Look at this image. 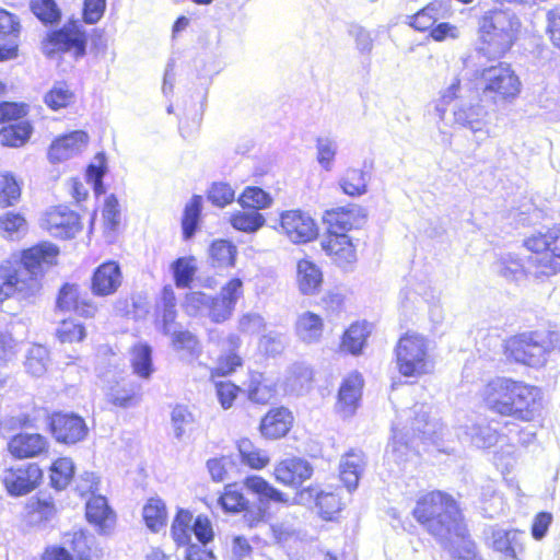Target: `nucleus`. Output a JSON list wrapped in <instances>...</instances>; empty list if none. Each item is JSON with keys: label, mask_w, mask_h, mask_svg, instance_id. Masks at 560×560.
I'll return each instance as SVG.
<instances>
[{"label": "nucleus", "mask_w": 560, "mask_h": 560, "mask_svg": "<svg viewBox=\"0 0 560 560\" xmlns=\"http://www.w3.org/2000/svg\"><path fill=\"white\" fill-rule=\"evenodd\" d=\"M177 288H188L197 272L196 259L192 256L179 257L171 265Z\"/></svg>", "instance_id": "nucleus-40"}, {"label": "nucleus", "mask_w": 560, "mask_h": 560, "mask_svg": "<svg viewBox=\"0 0 560 560\" xmlns=\"http://www.w3.org/2000/svg\"><path fill=\"white\" fill-rule=\"evenodd\" d=\"M74 98L73 92L66 82H55L51 89L45 94L44 103L52 110L69 106Z\"/></svg>", "instance_id": "nucleus-47"}, {"label": "nucleus", "mask_w": 560, "mask_h": 560, "mask_svg": "<svg viewBox=\"0 0 560 560\" xmlns=\"http://www.w3.org/2000/svg\"><path fill=\"white\" fill-rule=\"evenodd\" d=\"M174 435L177 440H182L184 435L191 432L196 422L195 416L187 406L177 405L171 415Z\"/></svg>", "instance_id": "nucleus-48"}, {"label": "nucleus", "mask_w": 560, "mask_h": 560, "mask_svg": "<svg viewBox=\"0 0 560 560\" xmlns=\"http://www.w3.org/2000/svg\"><path fill=\"white\" fill-rule=\"evenodd\" d=\"M42 476V470L37 464H27L4 469L2 482L10 495L22 497L36 488Z\"/></svg>", "instance_id": "nucleus-11"}, {"label": "nucleus", "mask_w": 560, "mask_h": 560, "mask_svg": "<svg viewBox=\"0 0 560 560\" xmlns=\"http://www.w3.org/2000/svg\"><path fill=\"white\" fill-rule=\"evenodd\" d=\"M56 335L61 342H78L84 339L85 328L74 320L63 319L59 324Z\"/></svg>", "instance_id": "nucleus-60"}, {"label": "nucleus", "mask_w": 560, "mask_h": 560, "mask_svg": "<svg viewBox=\"0 0 560 560\" xmlns=\"http://www.w3.org/2000/svg\"><path fill=\"white\" fill-rule=\"evenodd\" d=\"M288 343L287 336L278 331L265 334L259 341L260 349L268 355L280 354Z\"/></svg>", "instance_id": "nucleus-63"}, {"label": "nucleus", "mask_w": 560, "mask_h": 560, "mask_svg": "<svg viewBox=\"0 0 560 560\" xmlns=\"http://www.w3.org/2000/svg\"><path fill=\"white\" fill-rule=\"evenodd\" d=\"M363 380L359 373H352L346 377L338 393V409L343 417L352 416L361 398Z\"/></svg>", "instance_id": "nucleus-23"}, {"label": "nucleus", "mask_w": 560, "mask_h": 560, "mask_svg": "<svg viewBox=\"0 0 560 560\" xmlns=\"http://www.w3.org/2000/svg\"><path fill=\"white\" fill-rule=\"evenodd\" d=\"M277 393L276 383L261 374L254 376L248 388V397L257 404H267Z\"/></svg>", "instance_id": "nucleus-43"}, {"label": "nucleus", "mask_w": 560, "mask_h": 560, "mask_svg": "<svg viewBox=\"0 0 560 560\" xmlns=\"http://www.w3.org/2000/svg\"><path fill=\"white\" fill-rule=\"evenodd\" d=\"M365 214L358 206L342 207L327 211L326 221L329 224L327 235H347V232L364 223Z\"/></svg>", "instance_id": "nucleus-17"}, {"label": "nucleus", "mask_w": 560, "mask_h": 560, "mask_svg": "<svg viewBox=\"0 0 560 560\" xmlns=\"http://www.w3.org/2000/svg\"><path fill=\"white\" fill-rule=\"evenodd\" d=\"M551 253L529 255L527 257V276L539 278L552 276L559 269V264L553 261Z\"/></svg>", "instance_id": "nucleus-41"}, {"label": "nucleus", "mask_w": 560, "mask_h": 560, "mask_svg": "<svg viewBox=\"0 0 560 560\" xmlns=\"http://www.w3.org/2000/svg\"><path fill=\"white\" fill-rule=\"evenodd\" d=\"M235 307L222 299L219 294L217 296L210 295L209 308L207 316L214 323H223L228 320Z\"/></svg>", "instance_id": "nucleus-61"}, {"label": "nucleus", "mask_w": 560, "mask_h": 560, "mask_svg": "<svg viewBox=\"0 0 560 560\" xmlns=\"http://www.w3.org/2000/svg\"><path fill=\"white\" fill-rule=\"evenodd\" d=\"M415 418L411 422L413 436L430 440L438 432V422L430 418V407L424 404L413 406Z\"/></svg>", "instance_id": "nucleus-31"}, {"label": "nucleus", "mask_w": 560, "mask_h": 560, "mask_svg": "<svg viewBox=\"0 0 560 560\" xmlns=\"http://www.w3.org/2000/svg\"><path fill=\"white\" fill-rule=\"evenodd\" d=\"M192 515L186 510H179L172 524V535L178 545H187L190 541Z\"/></svg>", "instance_id": "nucleus-55"}, {"label": "nucleus", "mask_w": 560, "mask_h": 560, "mask_svg": "<svg viewBox=\"0 0 560 560\" xmlns=\"http://www.w3.org/2000/svg\"><path fill=\"white\" fill-rule=\"evenodd\" d=\"M337 142L329 137H319L316 140V150H317V162L319 165L326 170L330 171L332 166V162L337 154Z\"/></svg>", "instance_id": "nucleus-57"}, {"label": "nucleus", "mask_w": 560, "mask_h": 560, "mask_svg": "<svg viewBox=\"0 0 560 560\" xmlns=\"http://www.w3.org/2000/svg\"><path fill=\"white\" fill-rule=\"evenodd\" d=\"M495 270L508 280H518L527 275V259L523 261L514 254H503L495 262Z\"/></svg>", "instance_id": "nucleus-37"}, {"label": "nucleus", "mask_w": 560, "mask_h": 560, "mask_svg": "<svg viewBox=\"0 0 560 560\" xmlns=\"http://www.w3.org/2000/svg\"><path fill=\"white\" fill-rule=\"evenodd\" d=\"M293 417L288 408L279 407L271 409L260 422V432L267 439H280L284 436L291 425Z\"/></svg>", "instance_id": "nucleus-24"}, {"label": "nucleus", "mask_w": 560, "mask_h": 560, "mask_svg": "<svg viewBox=\"0 0 560 560\" xmlns=\"http://www.w3.org/2000/svg\"><path fill=\"white\" fill-rule=\"evenodd\" d=\"M322 282L323 273L314 262L306 259L298 262V283L303 294H315Z\"/></svg>", "instance_id": "nucleus-29"}, {"label": "nucleus", "mask_w": 560, "mask_h": 560, "mask_svg": "<svg viewBox=\"0 0 560 560\" xmlns=\"http://www.w3.org/2000/svg\"><path fill=\"white\" fill-rule=\"evenodd\" d=\"M482 398L492 412L522 421L533 420L540 406L538 388L505 377L490 381L483 388Z\"/></svg>", "instance_id": "nucleus-3"}, {"label": "nucleus", "mask_w": 560, "mask_h": 560, "mask_svg": "<svg viewBox=\"0 0 560 560\" xmlns=\"http://www.w3.org/2000/svg\"><path fill=\"white\" fill-rule=\"evenodd\" d=\"M88 35L79 21H69L62 27L50 31L42 42L43 52L51 58L58 52L72 51L75 59L86 54Z\"/></svg>", "instance_id": "nucleus-9"}, {"label": "nucleus", "mask_w": 560, "mask_h": 560, "mask_svg": "<svg viewBox=\"0 0 560 560\" xmlns=\"http://www.w3.org/2000/svg\"><path fill=\"white\" fill-rule=\"evenodd\" d=\"M272 202V198L268 192L259 187H247L238 198V203L244 208L257 211L265 209Z\"/></svg>", "instance_id": "nucleus-52"}, {"label": "nucleus", "mask_w": 560, "mask_h": 560, "mask_svg": "<svg viewBox=\"0 0 560 560\" xmlns=\"http://www.w3.org/2000/svg\"><path fill=\"white\" fill-rule=\"evenodd\" d=\"M322 246L335 264L345 270L350 269L357 261L355 248L348 235H327Z\"/></svg>", "instance_id": "nucleus-19"}, {"label": "nucleus", "mask_w": 560, "mask_h": 560, "mask_svg": "<svg viewBox=\"0 0 560 560\" xmlns=\"http://www.w3.org/2000/svg\"><path fill=\"white\" fill-rule=\"evenodd\" d=\"M33 127L27 120L9 124L0 129V143L4 147H23L31 138Z\"/></svg>", "instance_id": "nucleus-30"}, {"label": "nucleus", "mask_w": 560, "mask_h": 560, "mask_svg": "<svg viewBox=\"0 0 560 560\" xmlns=\"http://www.w3.org/2000/svg\"><path fill=\"white\" fill-rule=\"evenodd\" d=\"M469 436L470 442L478 448H489L498 442V431L488 423H475L467 428L465 432Z\"/></svg>", "instance_id": "nucleus-45"}, {"label": "nucleus", "mask_w": 560, "mask_h": 560, "mask_svg": "<svg viewBox=\"0 0 560 560\" xmlns=\"http://www.w3.org/2000/svg\"><path fill=\"white\" fill-rule=\"evenodd\" d=\"M143 520L148 528L158 533L166 524V509L165 504L160 499H150L143 506Z\"/></svg>", "instance_id": "nucleus-44"}, {"label": "nucleus", "mask_w": 560, "mask_h": 560, "mask_svg": "<svg viewBox=\"0 0 560 560\" xmlns=\"http://www.w3.org/2000/svg\"><path fill=\"white\" fill-rule=\"evenodd\" d=\"M131 366L133 372L142 378H149L152 369V349L149 345L139 343L131 350Z\"/></svg>", "instance_id": "nucleus-42"}, {"label": "nucleus", "mask_w": 560, "mask_h": 560, "mask_svg": "<svg viewBox=\"0 0 560 560\" xmlns=\"http://www.w3.org/2000/svg\"><path fill=\"white\" fill-rule=\"evenodd\" d=\"M176 298L174 291L170 287H165L162 292L161 308H162V322L163 332L171 334L176 319Z\"/></svg>", "instance_id": "nucleus-54"}, {"label": "nucleus", "mask_w": 560, "mask_h": 560, "mask_svg": "<svg viewBox=\"0 0 560 560\" xmlns=\"http://www.w3.org/2000/svg\"><path fill=\"white\" fill-rule=\"evenodd\" d=\"M231 224L238 231L254 233L265 224V218L255 210L241 211L231 217Z\"/></svg>", "instance_id": "nucleus-51"}, {"label": "nucleus", "mask_w": 560, "mask_h": 560, "mask_svg": "<svg viewBox=\"0 0 560 560\" xmlns=\"http://www.w3.org/2000/svg\"><path fill=\"white\" fill-rule=\"evenodd\" d=\"M137 392L138 387L133 383L122 381L109 388L107 399L117 407L129 408L137 404Z\"/></svg>", "instance_id": "nucleus-39"}, {"label": "nucleus", "mask_w": 560, "mask_h": 560, "mask_svg": "<svg viewBox=\"0 0 560 560\" xmlns=\"http://www.w3.org/2000/svg\"><path fill=\"white\" fill-rule=\"evenodd\" d=\"M172 343L177 351H186L188 354L192 355L198 351V339L197 337L188 330H176L171 328Z\"/></svg>", "instance_id": "nucleus-62"}, {"label": "nucleus", "mask_w": 560, "mask_h": 560, "mask_svg": "<svg viewBox=\"0 0 560 560\" xmlns=\"http://www.w3.org/2000/svg\"><path fill=\"white\" fill-rule=\"evenodd\" d=\"M58 254L56 245L42 242L24 249L18 266H0V303L13 295L21 299L35 295L45 269L56 262Z\"/></svg>", "instance_id": "nucleus-1"}, {"label": "nucleus", "mask_w": 560, "mask_h": 560, "mask_svg": "<svg viewBox=\"0 0 560 560\" xmlns=\"http://www.w3.org/2000/svg\"><path fill=\"white\" fill-rule=\"evenodd\" d=\"M520 21L514 13L503 10L488 12L480 23L479 43L465 63L483 66V60L501 58L513 45Z\"/></svg>", "instance_id": "nucleus-4"}, {"label": "nucleus", "mask_w": 560, "mask_h": 560, "mask_svg": "<svg viewBox=\"0 0 560 560\" xmlns=\"http://www.w3.org/2000/svg\"><path fill=\"white\" fill-rule=\"evenodd\" d=\"M324 330V323L319 315L313 312H304L295 322V332L305 343L317 342Z\"/></svg>", "instance_id": "nucleus-27"}, {"label": "nucleus", "mask_w": 560, "mask_h": 560, "mask_svg": "<svg viewBox=\"0 0 560 560\" xmlns=\"http://www.w3.org/2000/svg\"><path fill=\"white\" fill-rule=\"evenodd\" d=\"M525 533L516 529L498 528L492 532V548L506 559L517 560L523 551Z\"/></svg>", "instance_id": "nucleus-22"}, {"label": "nucleus", "mask_w": 560, "mask_h": 560, "mask_svg": "<svg viewBox=\"0 0 560 560\" xmlns=\"http://www.w3.org/2000/svg\"><path fill=\"white\" fill-rule=\"evenodd\" d=\"M219 502L226 512H238L246 510L248 501L243 493L236 489L235 485H228L224 493L220 497Z\"/></svg>", "instance_id": "nucleus-58"}, {"label": "nucleus", "mask_w": 560, "mask_h": 560, "mask_svg": "<svg viewBox=\"0 0 560 560\" xmlns=\"http://www.w3.org/2000/svg\"><path fill=\"white\" fill-rule=\"evenodd\" d=\"M85 515L91 524H94L98 533L107 534L115 523V514L108 506L105 497L94 494L85 504Z\"/></svg>", "instance_id": "nucleus-21"}, {"label": "nucleus", "mask_w": 560, "mask_h": 560, "mask_svg": "<svg viewBox=\"0 0 560 560\" xmlns=\"http://www.w3.org/2000/svg\"><path fill=\"white\" fill-rule=\"evenodd\" d=\"M370 174L360 168H348L339 185L342 191L351 197L362 196L368 191Z\"/></svg>", "instance_id": "nucleus-33"}, {"label": "nucleus", "mask_w": 560, "mask_h": 560, "mask_svg": "<svg viewBox=\"0 0 560 560\" xmlns=\"http://www.w3.org/2000/svg\"><path fill=\"white\" fill-rule=\"evenodd\" d=\"M480 70V80L482 84V94L494 103L510 102L521 92V81L511 69L510 65L499 62L498 65L486 67L475 65Z\"/></svg>", "instance_id": "nucleus-8"}, {"label": "nucleus", "mask_w": 560, "mask_h": 560, "mask_svg": "<svg viewBox=\"0 0 560 560\" xmlns=\"http://www.w3.org/2000/svg\"><path fill=\"white\" fill-rule=\"evenodd\" d=\"M395 353L398 371L404 376H420L430 373L434 368L428 340L421 335H404L396 346Z\"/></svg>", "instance_id": "nucleus-7"}, {"label": "nucleus", "mask_w": 560, "mask_h": 560, "mask_svg": "<svg viewBox=\"0 0 560 560\" xmlns=\"http://www.w3.org/2000/svg\"><path fill=\"white\" fill-rule=\"evenodd\" d=\"M419 524L441 544L465 539L467 529L457 501L448 493L435 490L421 495L412 510Z\"/></svg>", "instance_id": "nucleus-2"}, {"label": "nucleus", "mask_w": 560, "mask_h": 560, "mask_svg": "<svg viewBox=\"0 0 560 560\" xmlns=\"http://www.w3.org/2000/svg\"><path fill=\"white\" fill-rule=\"evenodd\" d=\"M560 349V331H526L506 342V352L515 362L532 366H542L548 354Z\"/></svg>", "instance_id": "nucleus-6"}, {"label": "nucleus", "mask_w": 560, "mask_h": 560, "mask_svg": "<svg viewBox=\"0 0 560 560\" xmlns=\"http://www.w3.org/2000/svg\"><path fill=\"white\" fill-rule=\"evenodd\" d=\"M463 91H466V89L462 86L460 80L457 78L453 79L452 83L442 93L435 109L440 117L443 118L445 114L444 106L456 101L453 109L454 122L485 139L488 137V110L478 101H464Z\"/></svg>", "instance_id": "nucleus-5"}, {"label": "nucleus", "mask_w": 560, "mask_h": 560, "mask_svg": "<svg viewBox=\"0 0 560 560\" xmlns=\"http://www.w3.org/2000/svg\"><path fill=\"white\" fill-rule=\"evenodd\" d=\"M369 334L370 330L365 323L352 324L343 334L341 342L342 349L352 354L360 353Z\"/></svg>", "instance_id": "nucleus-38"}, {"label": "nucleus", "mask_w": 560, "mask_h": 560, "mask_svg": "<svg viewBox=\"0 0 560 560\" xmlns=\"http://www.w3.org/2000/svg\"><path fill=\"white\" fill-rule=\"evenodd\" d=\"M237 248L226 240L212 242L209 248L211 265L215 268L233 267L235 264Z\"/></svg>", "instance_id": "nucleus-34"}, {"label": "nucleus", "mask_w": 560, "mask_h": 560, "mask_svg": "<svg viewBox=\"0 0 560 560\" xmlns=\"http://www.w3.org/2000/svg\"><path fill=\"white\" fill-rule=\"evenodd\" d=\"M31 11L44 24L58 23L61 12L55 0H31Z\"/></svg>", "instance_id": "nucleus-53"}, {"label": "nucleus", "mask_w": 560, "mask_h": 560, "mask_svg": "<svg viewBox=\"0 0 560 560\" xmlns=\"http://www.w3.org/2000/svg\"><path fill=\"white\" fill-rule=\"evenodd\" d=\"M299 500L303 503L314 502L318 509L319 515L324 520H331L341 508L342 502L338 493L318 491L316 488H306L299 493Z\"/></svg>", "instance_id": "nucleus-20"}, {"label": "nucleus", "mask_w": 560, "mask_h": 560, "mask_svg": "<svg viewBox=\"0 0 560 560\" xmlns=\"http://www.w3.org/2000/svg\"><path fill=\"white\" fill-rule=\"evenodd\" d=\"M312 475L313 467L311 464L298 457L283 459L275 468L277 481L293 488L300 487Z\"/></svg>", "instance_id": "nucleus-18"}, {"label": "nucleus", "mask_w": 560, "mask_h": 560, "mask_svg": "<svg viewBox=\"0 0 560 560\" xmlns=\"http://www.w3.org/2000/svg\"><path fill=\"white\" fill-rule=\"evenodd\" d=\"M0 231L9 240H19L27 231V223L20 213L7 212L0 217Z\"/></svg>", "instance_id": "nucleus-50"}, {"label": "nucleus", "mask_w": 560, "mask_h": 560, "mask_svg": "<svg viewBox=\"0 0 560 560\" xmlns=\"http://www.w3.org/2000/svg\"><path fill=\"white\" fill-rule=\"evenodd\" d=\"M73 475V462L68 457L58 458L50 468V485L56 490H62L69 485Z\"/></svg>", "instance_id": "nucleus-46"}, {"label": "nucleus", "mask_w": 560, "mask_h": 560, "mask_svg": "<svg viewBox=\"0 0 560 560\" xmlns=\"http://www.w3.org/2000/svg\"><path fill=\"white\" fill-rule=\"evenodd\" d=\"M50 431L59 443L75 444L88 434L84 419L75 413L56 412L50 417Z\"/></svg>", "instance_id": "nucleus-12"}, {"label": "nucleus", "mask_w": 560, "mask_h": 560, "mask_svg": "<svg viewBox=\"0 0 560 560\" xmlns=\"http://www.w3.org/2000/svg\"><path fill=\"white\" fill-rule=\"evenodd\" d=\"M313 378L312 369L305 363H294L285 372L284 389L301 395L308 389Z\"/></svg>", "instance_id": "nucleus-28"}, {"label": "nucleus", "mask_w": 560, "mask_h": 560, "mask_svg": "<svg viewBox=\"0 0 560 560\" xmlns=\"http://www.w3.org/2000/svg\"><path fill=\"white\" fill-rule=\"evenodd\" d=\"M209 302L210 295L200 291H194L186 294L183 308L189 316L207 315Z\"/></svg>", "instance_id": "nucleus-59"}, {"label": "nucleus", "mask_w": 560, "mask_h": 560, "mask_svg": "<svg viewBox=\"0 0 560 560\" xmlns=\"http://www.w3.org/2000/svg\"><path fill=\"white\" fill-rule=\"evenodd\" d=\"M48 350L42 345H33L26 354L24 362L27 373L39 377L47 371Z\"/></svg>", "instance_id": "nucleus-49"}, {"label": "nucleus", "mask_w": 560, "mask_h": 560, "mask_svg": "<svg viewBox=\"0 0 560 560\" xmlns=\"http://www.w3.org/2000/svg\"><path fill=\"white\" fill-rule=\"evenodd\" d=\"M21 196V188L10 173H0V207L14 205Z\"/></svg>", "instance_id": "nucleus-56"}, {"label": "nucleus", "mask_w": 560, "mask_h": 560, "mask_svg": "<svg viewBox=\"0 0 560 560\" xmlns=\"http://www.w3.org/2000/svg\"><path fill=\"white\" fill-rule=\"evenodd\" d=\"M46 448L47 441L38 433H19L9 442L10 453L18 458L35 457Z\"/></svg>", "instance_id": "nucleus-26"}, {"label": "nucleus", "mask_w": 560, "mask_h": 560, "mask_svg": "<svg viewBox=\"0 0 560 560\" xmlns=\"http://www.w3.org/2000/svg\"><path fill=\"white\" fill-rule=\"evenodd\" d=\"M21 25L19 19L4 9H0V61L18 56Z\"/></svg>", "instance_id": "nucleus-16"}, {"label": "nucleus", "mask_w": 560, "mask_h": 560, "mask_svg": "<svg viewBox=\"0 0 560 560\" xmlns=\"http://www.w3.org/2000/svg\"><path fill=\"white\" fill-rule=\"evenodd\" d=\"M202 210V197L195 195L186 203L182 219V230L185 240H190L199 226Z\"/></svg>", "instance_id": "nucleus-36"}, {"label": "nucleus", "mask_w": 560, "mask_h": 560, "mask_svg": "<svg viewBox=\"0 0 560 560\" xmlns=\"http://www.w3.org/2000/svg\"><path fill=\"white\" fill-rule=\"evenodd\" d=\"M40 226L51 236L65 240L74 237L81 228L78 213L67 206L48 209L40 219Z\"/></svg>", "instance_id": "nucleus-10"}, {"label": "nucleus", "mask_w": 560, "mask_h": 560, "mask_svg": "<svg viewBox=\"0 0 560 560\" xmlns=\"http://www.w3.org/2000/svg\"><path fill=\"white\" fill-rule=\"evenodd\" d=\"M245 489L258 495V499L264 501H275L280 503H287L288 498L284 493L270 486L264 478L259 476H249L244 480Z\"/></svg>", "instance_id": "nucleus-32"}, {"label": "nucleus", "mask_w": 560, "mask_h": 560, "mask_svg": "<svg viewBox=\"0 0 560 560\" xmlns=\"http://www.w3.org/2000/svg\"><path fill=\"white\" fill-rule=\"evenodd\" d=\"M122 282V273L117 261L108 260L100 265L93 272L91 290L96 296L114 294Z\"/></svg>", "instance_id": "nucleus-15"}, {"label": "nucleus", "mask_w": 560, "mask_h": 560, "mask_svg": "<svg viewBox=\"0 0 560 560\" xmlns=\"http://www.w3.org/2000/svg\"><path fill=\"white\" fill-rule=\"evenodd\" d=\"M281 229L292 243L302 244L317 236L315 221L300 210L285 211L281 214Z\"/></svg>", "instance_id": "nucleus-13"}, {"label": "nucleus", "mask_w": 560, "mask_h": 560, "mask_svg": "<svg viewBox=\"0 0 560 560\" xmlns=\"http://www.w3.org/2000/svg\"><path fill=\"white\" fill-rule=\"evenodd\" d=\"M364 467L365 460L362 451L351 450L342 456L339 464V476L349 492L357 489Z\"/></svg>", "instance_id": "nucleus-25"}, {"label": "nucleus", "mask_w": 560, "mask_h": 560, "mask_svg": "<svg viewBox=\"0 0 560 560\" xmlns=\"http://www.w3.org/2000/svg\"><path fill=\"white\" fill-rule=\"evenodd\" d=\"M505 503L492 483H487L480 492V512L485 517L494 518L504 512Z\"/></svg>", "instance_id": "nucleus-35"}, {"label": "nucleus", "mask_w": 560, "mask_h": 560, "mask_svg": "<svg viewBox=\"0 0 560 560\" xmlns=\"http://www.w3.org/2000/svg\"><path fill=\"white\" fill-rule=\"evenodd\" d=\"M235 191L226 183H213L208 190V199L214 206L223 208L234 200Z\"/></svg>", "instance_id": "nucleus-64"}, {"label": "nucleus", "mask_w": 560, "mask_h": 560, "mask_svg": "<svg viewBox=\"0 0 560 560\" xmlns=\"http://www.w3.org/2000/svg\"><path fill=\"white\" fill-rule=\"evenodd\" d=\"M89 135L82 130L58 137L49 147L48 159L51 163H60L80 154L88 145Z\"/></svg>", "instance_id": "nucleus-14"}]
</instances>
